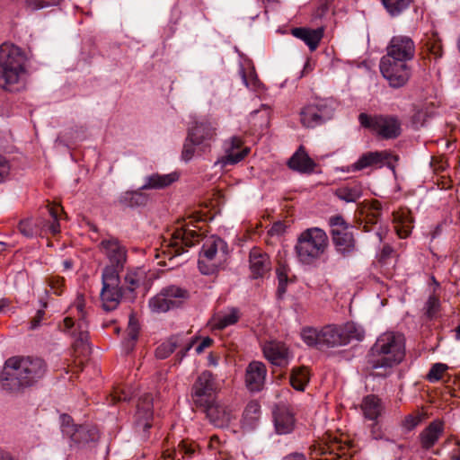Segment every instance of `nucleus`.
Instances as JSON below:
<instances>
[{"instance_id": "obj_1", "label": "nucleus", "mask_w": 460, "mask_h": 460, "mask_svg": "<svg viewBox=\"0 0 460 460\" xmlns=\"http://www.w3.org/2000/svg\"><path fill=\"white\" fill-rule=\"evenodd\" d=\"M48 367L40 358L14 356L7 358L0 372L1 389L18 394L41 379Z\"/></svg>"}, {"instance_id": "obj_2", "label": "nucleus", "mask_w": 460, "mask_h": 460, "mask_svg": "<svg viewBox=\"0 0 460 460\" xmlns=\"http://www.w3.org/2000/svg\"><path fill=\"white\" fill-rule=\"evenodd\" d=\"M405 356L404 337L399 332H386L379 335L367 354V365L376 375L385 376Z\"/></svg>"}, {"instance_id": "obj_3", "label": "nucleus", "mask_w": 460, "mask_h": 460, "mask_svg": "<svg viewBox=\"0 0 460 460\" xmlns=\"http://www.w3.org/2000/svg\"><path fill=\"white\" fill-rule=\"evenodd\" d=\"M201 240V234L195 229L190 227V224H184L177 226L171 234L168 241L161 245V252L156 254L157 258H164L158 263L166 266L169 269H173L181 264V261H174V260L181 256L187 251V248L192 247Z\"/></svg>"}, {"instance_id": "obj_4", "label": "nucleus", "mask_w": 460, "mask_h": 460, "mask_svg": "<svg viewBox=\"0 0 460 460\" xmlns=\"http://www.w3.org/2000/svg\"><path fill=\"white\" fill-rule=\"evenodd\" d=\"M326 233L318 227L304 230L298 236L295 245L297 260L304 265L315 264L328 247Z\"/></svg>"}, {"instance_id": "obj_5", "label": "nucleus", "mask_w": 460, "mask_h": 460, "mask_svg": "<svg viewBox=\"0 0 460 460\" xmlns=\"http://www.w3.org/2000/svg\"><path fill=\"white\" fill-rule=\"evenodd\" d=\"M26 57L24 52L11 43L0 46V87L9 90L18 83L21 75L25 71Z\"/></svg>"}, {"instance_id": "obj_6", "label": "nucleus", "mask_w": 460, "mask_h": 460, "mask_svg": "<svg viewBox=\"0 0 460 460\" xmlns=\"http://www.w3.org/2000/svg\"><path fill=\"white\" fill-rule=\"evenodd\" d=\"M217 136V128L207 119L197 120L189 128L188 136L183 144L181 158L188 162L195 155V147L202 153L209 150Z\"/></svg>"}, {"instance_id": "obj_7", "label": "nucleus", "mask_w": 460, "mask_h": 460, "mask_svg": "<svg viewBox=\"0 0 460 460\" xmlns=\"http://www.w3.org/2000/svg\"><path fill=\"white\" fill-rule=\"evenodd\" d=\"M335 109L332 99H315L301 109L300 122L305 128H315L332 119Z\"/></svg>"}, {"instance_id": "obj_8", "label": "nucleus", "mask_w": 460, "mask_h": 460, "mask_svg": "<svg viewBox=\"0 0 460 460\" xmlns=\"http://www.w3.org/2000/svg\"><path fill=\"white\" fill-rule=\"evenodd\" d=\"M227 245L221 238L210 237L203 243L199 259V271L204 275L216 272L225 261Z\"/></svg>"}, {"instance_id": "obj_9", "label": "nucleus", "mask_w": 460, "mask_h": 460, "mask_svg": "<svg viewBox=\"0 0 460 460\" xmlns=\"http://www.w3.org/2000/svg\"><path fill=\"white\" fill-rule=\"evenodd\" d=\"M189 298L188 290L175 285L163 288L159 293L151 297L148 306L155 314L166 313L179 307Z\"/></svg>"}, {"instance_id": "obj_10", "label": "nucleus", "mask_w": 460, "mask_h": 460, "mask_svg": "<svg viewBox=\"0 0 460 460\" xmlns=\"http://www.w3.org/2000/svg\"><path fill=\"white\" fill-rule=\"evenodd\" d=\"M84 306L83 302H77L76 310L79 318L76 322L72 317L67 316L63 320V323L59 325L62 332L70 334L74 338L75 349H80L82 352H85L89 348L88 323L85 320Z\"/></svg>"}, {"instance_id": "obj_11", "label": "nucleus", "mask_w": 460, "mask_h": 460, "mask_svg": "<svg viewBox=\"0 0 460 460\" xmlns=\"http://www.w3.org/2000/svg\"><path fill=\"white\" fill-rule=\"evenodd\" d=\"M102 288L101 299L103 308L111 311L117 308L123 296V288L119 287V277L114 267H105L102 275Z\"/></svg>"}, {"instance_id": "obj_12", "label": "nucleus", "mask_w": 460, "mask_h": 460, "mask_svg": "<svg viewBox=\"0 0 460 460\" xmlns=\"http://www.w3.org/2000/svg\"><path fill=\"white\" fill-rule=\"evenodd\" d=\"M358 121L362 127L376 132L385 139L395 138L401 133V124L394 116H369L367 113H360Z\"/></svg>"}, {"instance_id": "obj_13", "label": "nucleus", "mask_w": 460, "mask_h": 460, "mask_svg": "<svg viewBox=\"0 0 460 460\" xmlns=\"http://www.w3.org/2000/svg\"><path fill=\"white\" fill-rule=\"evenodd\" d=\"M47 210L51 221L40 219L37 223H34L31 219L22 220L19 224L20 232L26 237L40 234L42 230L49 231L52 234H58L60 232L59 214L63 211V208L59 205H51L48 207Z\"/></svg>"}, {"instance_id": "obj_14", "label": "nucleus", "mask_w": 460, "mask_h": 460, "mask_svg": "<svg viewBox=\"0 0 460 460\" xmlns=\"http://www.w3.org/2000/svg\"><path fill=\"white\" fill-rule=\"evenodd\" d=\"M218 390L217 383L210 371H203L192 385L191 398L196 407L208 405L214 399Z\"/></svg>"}, {"instance_id": "obj_15", "label": "nucleus", "mask_w": 460, "mask_h": 460, "mask_svg": "<svg viewBox=\"0 0 460 460\" xmlns=\"http://www.w3.org/2000/svg\"><path fill=\"white\" fill-rule=\"evenodd\" d=\"M380 71L388 81L389 85L394 88L403 86L411 76V68L407 62L394 60L390 58H382Z\"/></svg>"}, {"instance_id": "obj_16", "label": "nucleus", "mask_w": 460, "mask_h": 460, "mask_svg": "<svg viewBox=\"0 0 460 460\" xmlns=\"http://www.w3.org/2000/svg\"><path fill=\"white\" fill-rule=\"evenodd\" d=\"M62 432L77 445H84L96 440L98 438V431L95 428L85 425L77 426L73 423V420L67 415L62 417Z\"/></svg>"}, {"instance_id": "obj_17", "label": "nucleus", "mask_w": 460, "mask_h": 460, "mask_svg": "<svg viewBox=\"0 0 460 460\" xmlns=\"http://www.w3.org/2000/svg\"><path fill=\"white\" fill-rule=\"evenodd\" d=\"M414 54L415 45L413 40L410 37L400 35L392 38L387 47V54L383 58L407 62L413 58Z\"/></svg>"}, {"instance_id": "obj_18", "label": "nucleus", "mask_w": 460, "mask_h": 460, "mask_svg": "<svg viewBox=\"0 0 460 460\" xmlns=\"http://www.w3.org/2000/svg\"><path fill=\"white\" fill-rule=\"evenodd\" d=\"M153 401L150 394H145L138 400L137 411L135 414V426L137 431L143 432V438H146V432L152 426L153 420Z\"/></svg>"}, {"instance_id": "obj_19", "label": "nucleus", "mask_w": 460, "mask_h": 460, "mask_svg": "<svg viewBox=\"0 0 460 460\" xmlns=\"http://www.w3.org/2000/svg\"><path fill=\"white\" fill-rule=\"evenodd\" d=\"M100 250L111 262L107 267H114L118 272L127 260V250L116 238L104 239L100 243Z\"/></svg>"}, {"instance_id": "obj_20", "label": "nucleus", "mask_w": 460, "mask_h": 460, "mask_svg": "<svg viewBox=\"0 0 460 460\" xmlns=\"http://www.w3.org/2000/svg\"><path fill=\"white\" fill-rule=\"evenodd\" d=\"M199 408L205 411L209 421L218 428L228 426L233 418L232 410L216 399L208 405H202Z\"/></svg>"}, {"instance_id": "obj_21", "label": "nucleus", "mask_w": 460, "mask_h": 460, "mask_svg": "<svg viewBox=\"0 0 460 460\" xmlns=\"http://www.w3.org/2000/svg\"><path fill=\"white\" fill-rule=\"evenodd\" d=\"M265 358L274 366L285 367L288 365L290 354L288 347L280 341H268L262 348Z\"/></svg>"}, {"instance_id": "obj_22", "label": "nucleus", "mask_w": 460, "mask_h": 460, "mask_svg": "<svg viewBox=\"0 0 460 460\" xmlns=\"http://www.w3.org/2000/svg\"><path fill=\"white\" fill-rule=\"evenodd\" d=\"M267 369L260 361L251 362L245 371V385L251 392H259L265 382Z\"/></svg>"}, {"instance_id": "obj_23", "label": "nucleus", "mask_w": 460, "mask_h": 460, "mask_svg": "<svg viewBox=\"0 0 460 460\" xmlns=\"http://www.w3.org/2000/svg\"><path fill=\"white\" fill-rule=\"evenodd\" d=\"M249 263L252 275L254 279L263 277L271 269L269 255L259 247H253L250 251Z\"/></svg>"}, {"instance_id": "obj_24", "label": "nucleus", "mask_w": 460, "mask_h": 460, "mask_svg": "<svg viewBox=\"0 0 460 460\" xmlns=\"http://www.w3.org/2000/svg\"><path fill=\"white\" fill-rule=\"evenodd\" d=\"M393 157L392 154L386 150L367 152L363 154L356 163L351 164V171L356 172L373 165L381 166L385 164H390V159Z\"/></svg>"}, {"instance_id": "obj_25", "label": "nucleus", "mask_w": 460, "mask_h": 460, "mask_svg": "<svg viewBox=\"0 0 460 460\" xmlns=\"http://www.w3.org/2000/svg\"><path fill=\"white\" fill-rule=\"evenodd\" d=\"M243 140L238 137H233L225 143L226 155L222 157V163L226 164H235L242 161L249 153V148L244 147Z\"/></svg>"}, {"instance_id": "obj_26", "label": "nucleus", "mask_w": 460, "mask_h": 460, "mask_svg": "<svg viewBox=\"0 0 460 460\" xmlns=\"http://www.w3.org/2000/svg\"><path fill=\"white\" fill-rule=\"evenodd\" d=\"M288 165L293 171L301 173H311L314 172L316 164L310 158L305 147L300 146L288 160Z\"/></svg>"}, {"instance_id": "obj_27", "label": "nucleus", "mask_w": 460, "mask_h": 460, "mask_svg": "<svg viewBox=\"0 0 460 460\" xmlns=\"http://www.w3.org/2000/svg\"><path fill=\"white\" fill-rule=\"evenodd\" d=\"M444 432V423L436 420L430 422L419 435L420 446L429 450L435 446Z\"/></svg>"}, {"instance_id": "obj_28", "label": "nucleus", "mask_w": 460, "mask_h": 460, "mask_svg": "<svg viewBox=\"0 0 460 460\" xmlns=\"http://www.w3.org/2000/svg\"><path fill=\"white\" fill-rule=\"evenodd\" d=\"M321 349L344 346V336L341 325L329 324L320 330Z\"/></svg>"}, {"instance_id": "obj_29", "label": "nucleus", "mask_w": 460, "mask_h": 460, "mask_svg": "<svg viewBox=\"0 0 460 460\" xmlns=\"http://www.w3.org/2000/svg\"><path fill=\"white\" fill-rule=\"evenodd\" d=\"M291 34L303 40L314 51L317 49L321 40L323 37V29H309L305 27L294 28L291 30Z\"/></svg>"}, {"instance_id": "obj_30", "label": "nucleus", "mask_w": 460, "mask_h": 460, "mask_svg": "<svg viewBox=\"0 0 460 460\" xmlns=\"http://www.w3.org/2000/svg\"><path fill=\"white\" fill-rule=\"evenodd\" d=\"M344 449L345 447L338 439L334 438L323 446H319L317 449L315 448L314 453L316 456L313 457L312 460H337L341 455H344Z\"/></svg>"}, {"instance_id": "obj_31", "label": "nucleus", "mask_w": 460, "mask_h": 460, "mask_svg": "<svg viewBox=\"0 0 460 460\" xmlns=\"http://www.w3.org/2000/svg\"><path fill=\"white\" fill-rule=\"evenodd\" d=\"M179 176L176 172L168 174L153 173L145 178V183L140 190H161L164 189L178 180Z\"/></svg>"}, {"instance_id": "obj_32", "label": "nucleus", "mask_w": 460, "mask_h": 460, "mask_svg": "<svg viewBox=\"0 0 460 460\" xmlns=\"http://www.w3.org/2000/svg\"><path fill=\"white\" fill-rule=\"evenodd\" d=\"M331 234L332 242L339 252L345 255L354 250L355 239L349 229L345 231L331 230Z\"/></svg>"}, {"instance_id": "obj_33", "label": "nucleus", "mask_w": 460, "mask_h": 460, "mask_svg": "<svg viewBox=\"0 0 460 460\" xmlns=\"http://www.w3.org/2000/svg\"><path fill=\"white\" fill-rule=\"evenodd\" d=\"M395 229L400 238H406L413 228V217L408 209H401L394 212Z\"/></svg>"}, {"instance_id": "obj_34", "label": "nucleus", "mask_w": 460, "mask_h": 460, "mask_svg": "<svg viewBox=\"0 0 460 460\" xmlns=\"http://www.w3.org/2000/svg\"><path fill=\"white\" fill-rule=\"evenodd\" d=\"M142 190L139 188L137 190L121 193L116 200V204L122 208L145 206L148 201V197Z\"/></svg>"}, {"instance_id": "obj_35", "label": "nucleus", "mask_w": 460, "mask_h": 460, "mask_svg": "<svg viewBox=\"0 0 460 460\" xmlns=\"http://www.w3.org/2000/svg\"><path fill=\"white\" fill-rule=\"evenodd\" d=\"M274 423L276 431L279 434L285 435L290 433L295 425L293 414L286 408H279L274 412Z\"/></svg>"}, {"instance_id": "obj_36", "label": "nucleus", "mask_w": 460, "mask_h": 460, "mask_svg": "<svg viewBox=\"0 0 460 460\" xmlns=\"http://www.w3.org/2000/svg\"><path fill=\"white\" fill-rule=\"evenodd\" d=\"M240 311L236 307H230L226 311L219 312L213 316L214 328L223 330L230 325L235 324L240 319Z\"/></svg>"}, {"instance_id": "obj_37", "label": "nucleus", "mask_w": 460, "mask_h": 460, "mask_svg": "<svg viewBox=\"0 0 460 460\" xmlns=\"http://www.w3.org/2000/svg\"><path fill=\"white\" fill-rule=\"evenodd\" d=\"M361 410L366 419L376 420L383 411L381 400L374 394L367 395L362 401Z\"/></svg>"}, {"instance_id": "obj_38", "label": "nucleus", "mask_w": 460, "mask_h": 460, "mask_svg": "<svg viewBox=\"0 0 460 460\" xmlns=\"http://www.w3.org/2000/svg\"><path fill=\"white\" fill-rule=\"evenodd\" d=\"M363 194L361 184L353 183L336 190L335 195L346 202H356Z\"/></svg>"}, {"instance_id": "obj_39", "label": "nucleus", "mask_w": 460, "mask_h": 460, "mask_svg": "<svg viewBox=\"0 0 460 460\" xmlns=\"http://www.w3.org/2000/svg\"><path fill=\"white\" fill-rule=\"evenodd\" d=\"M341 329L342 330V336H344L345 345L349 343L352 340L362 341L364 339V330L355 323H346L341 325Z\"/></svg>"}, {"instance_id": "obj_40", "label": "nucleus", "mask_w": 460, "mask_h": 460, "mask_svg": "<svg viewBox=\"0 0 460 460\" xmlns=\"http://www.w3.org/2000/svg\"><path fill=\"white\" fill-rule=\"evenodd\" d=\"M309 382V371L302 367L293 369L290 376V384L297 391H304Z\"/></svg>"}, {"instance_id": "obj_41", "label": "nucleus", "mask_w": 460, "mask_h": 460, "mask_svg": "<svg viewBox=\"0 0 460 460\" xmlns=\"http://www.w3.org/2000/svg\"><path fill=\"white\" fill-rule=\"evenodd\" d=\"M178 338L171 337L169 340L162 343L155 349V356L157 358H167L177 348Z\"/></svg>"}, {"instance_id": "obj_42", "label": "nucleus", "mask_w": 460, "mask_h": 460, "mask_svg": "<svg viewBox=\"0 0 460 460\" xmlns=\"http://www.w3.org/2000/svg\"><path fill=\"white\" fill-rule=\"evenodd\" d=\"M301 337L308 346L321 349L320 331L307 327L302 330Z\"/></svg>"}, {"instance_id": "obj_43", "label": "nucleus", "mask_w": 460, "mask_h": 460, "mask_svg": "<svg viewBox=\"0 0 460 460\" xmlns=\"http://www.w3.org/2000/svg\"><path fill=\"white\" fill-rule=\"evenodd\" d=\"M411 0H383V4L391 15H397L405 10Z\"/></svg>"}, {"instance_id": "obj_44", "label": "nucleus", "mask_w": 460, "mask_h": 460, "mask_svg": "<svg viewBox=\"0 0 460 460\" xmlns=\"http://www.w3.org/2000/svg\"><path fill=\"white\" fill-rule=\"evenodd\" d=\"M423 310L428 318H434L440 310V301L438 296L434 294L430 295L425 303Z\"/></svg>"}, {"instance_id": "obj_45", "label": "nucleus", "mask_w": 460, "mask_h": 460, "mask_svg": "<svg viewBox=\"0 0 460 460\" xmlns=\"http://www.w3.org/2000/svg\"><path fill=\"white\" fill-rule=\"evenodd\" d=\"M426 48L428 51L432 54L436 58H441L443 54L441 40L433 34L429 37L426 42Z\"/></svg>"}, {"instance_id": "obj_46", "label": "nucleus", "mask_w": 460, "mask_h": 460, "mask_svg": "<svg viewBox=\"0 0 460 460\" xmlns=\"http://www.w3.org/2000/svg\"><path fill=\"white\" fill-rule=\"evenodd\" d=\"M448 369V367L443 363H435L427 375V380L435 383L442 378L443 374Z\"/></svg>"}, {"instance_id": "obj_47", "label": "nucleus", "mask_w": 460, "mask_h": 460, "mask_svg": "<svg viewBox=\"0 0 460 460\" xmlns=\"http://www.w3.org/2000/svg\"><path fill=\"white\" fill-rule=\"evenodd\" d=\"M139 332V327L137 323V321L134 319V317H130L128 321V326L127 329V334H128V349H132L134 347L135 341L137 340Z\"/></svg>"}, {"instance_id": "obj_48", "label": "nucleus", "mask_w": 460, "mask_h": 460, "mask_svg": "<svg viewBox=\"0 0 460 460\" xmlns=\"http://www.w3.org/2000/svg\"><path fill=\"white\" fill-rule=\"evenodd\" d=\"M261 412V405L256 401H251L247 403L244 411L243 416L245 419L249 420L250 421L256 420Z\"/></svg>"}, {"instance_id": "obj_49", "label": "nucleus", "mask_w": 460, "mask_h": 460, "mask_svg": "<svg viewBox=\"0 0 460 460\" xmlns=\"http://www.w3.org/2000/svg\"><path fill=\"white\" fill-rule=\"evenodd\" d=\"M425 418V413L423 412H415L412 414L407 415L402 422V425L408 430L413 429L417 427Z\"/></svg>"}, {"instance_id": "obj_50", "label": "nucleus", "mask_w": 460, "mask_h": 460, "mask_svg": "<svg viewBox=\"0 0 460 460\" xmlns=\"http://www.w3.org/2000/svg\"><path fill=\"white\" fill-rule=\"evenodd\" d=\"M63 0H26L27 5L31 10H39L59 4Z\"/></svg>"}, {"instance_id": "obj_51", "label": "nucleus", "mask_w": 460, "mask_h": 460, "mask_svg": "<svg viewBox=\"0 0 460 460\" xmlns=\"http://www.w3.org/2000/svg\"><path fill=\"white\" fill-rule=\"evenodd\" d=\"M49 286L53 293L57 296H60L63 292V287L65 279L58 276H51L49 278Z\"/></svg>"}, {"instance_id": "obj_52", "label": "nucleus", "mask_w": 460, "mask_h": 460, "mask_svg": "<svg viewBox=\"0 0 460 460\" xmlns=\"http://www.w3.org/2000/svg\"><path fill=\"white\" fill-rule=\"evenodd\" d=\"M195 452V447L188 444L185 441H181V443L178 446V449L173 451V458L177 457L178 456H181V457L191 456Z\"/></svg>"}, {"instance_id": "obj_53", "label": "nucleus", "mask_w": 460, "mask_h": 460, "mask_svg": "<svg viewBox=\"0 0 460 460\" xmlns=\"http://www.w3.org/2000/svg\"><path fill=\"white\" fill-rule=\"evenodd\" d=\"M329 224L332 227V230L345 231V230L349 229V226L346 223L343 217H341L340 215L331 217L329 219Z\"/></svg>"}, {"instance_id": "obj_54", "label": "nucleus", "mask_w": 460, "mask_h": 460, "mask_svg": "<svg viewBox=\"0 0 460 460\" xmlns=\"http://www.w3.org/2000/svg\"><path fill=\"white\" fill-rule=\"evenodd\" d=\"M125 284L129 292H133L140 284V278L137 272H128L125 276Z\"/></svg>"}, {"instance_id": "obj_55", "label": "nucleus", "mask_w": 460, "mask_h": 460, "mask_svg": "<svg viewBox=\"0 0 460 460\" xmlns=\"http://www.w3.org/2000/svg\"><path fill=\"white\" fill-rule=\"evenodd\" d=\"M131 392L124 388H116L111 394V400L113 402H126L131 399Z\"/></svg>"}, {"instance_id": "obj_56", "label": "nucleus", "mask_w": 460, "mask_h": 460, "mask_svg": "<svg viewBox=\"0 0 460 460\" xmlns=\"http://www.w3.org/2000/svg\"><path fill=\"white\" fill-rule=\"evenodd\" d=\"M10 173V164L8 160L0 155V183L4 181Z\"/></svg>"}, {"instance_id": "obj_57", "label": "nucleus", "mask_w": 460, "mask_h": 460, "mask_svg": "<svg viewBox=\"0 0 460 460\" xmlns=\"http://www.w3.org/2000/svg\"><path fill=\"white\" fill-rule=\"evenodd\" d=\"M46 307H47V304L44 303L43 304V308L39 309L37 311L35 316L31 321V329L34 330V329L38 328L40 325V323H41V322H42V320L44 319V316H45V310H44V308H46Z\"/></svg>"}, {"instance_id": "obj_58", "label": "nucleus", "mask_w": 460, "mask_h": 460, "mask_svg": "<svg viewBox=\"0 0 460 460\" xmlns=\"http://www.w3.org/2000/svg\"><path fill=\"white\" fill-rule=\"evenodd\" d=\"M380 215H377L376 212L369 211L366 217V222L363 225V230L365 232H369L370 228L368 225H376L378 222Z\"/></svg>"}, {"instance_id": "obj_59", "label": "nucleus", "mask_w": 460, "mask_h": 460, "mask_svg": "<svg viewBox=\"0 0 460 460\" xmlns=\"http://www.w3.org/2000/svg\"><path fill=\"white\" fill-rule=\"evenodd\" d=\"M285 232V226L281 222H275L269 229L268 233L270 235H279Z\"/></svg>"}, {"instance_id": "obj_60", "label": "nucleus", "mask_w": 460, "mask_h": 460, "mask_svg": "<svg viewBox=\"0 0 460 460\" xmlns=\"http://www.w3.org/2000/svg\"><path fill=\"white\" fill-rule=\"evenodd\" d=\"M213 341L209 337L204 338L201 342L196 347V352L200 354L203 350L211 346Z\"/></svg>"}, {"instance_id": "obj_61", "label": "nucleus", "mask_w": 460, "mask_h": 460, "mask_svg": "<svg viewBox=\"0 0 460 460\" xmlns=\"http://www.w3.org/2000/svg\"><path fill=\"white\" fill-rule=\"evenodd\" d=\"M277 275H278V280H279V283L283 285V284H288V275H287V272L285 270L284 268H279L277 270Z\"/></svg>"}, {"instance_id": "obj_62", "label": "nucleus", "mask_w": 460, "mask_h": 460, "mask_svg": "<svg viewBox=\"0 0 460 460\" xmlns=\"http://www.w3.org/2000/svg\"><path fill=\"white\" fill-rule=\"evenodd\" d=\"M382 205L380 201L375 199L372 200L369 207V211L376 212L377 215H381Z\"/></svg>"}, {"instance_id": "obj_63", "label": "nucleus", "mask_w": 460, "mask_h": 460, "mask_svg": "<svg viewBox=\"0 0 460 460\" xmlns=\"http://www.w3.org/2000/svg\"><path fill=\"white\" fill-rule=\"evenodd\" d=\"M283 460H306V457L303 453L296 452L288 455Z\"/></svg>"}, {"instance_id": "obj_64", "label": "nucleus", "mask_w": 460, "mask_h": 460, "mask_svg": "<svg viewBox=\"0 0 460 460\" xmlns=\"http://www.w3.org/2000/svg\"><path fill=\"white\" fill-rule=\"evenodd\" d=\"M240 72H241L242 78H243V81L244 84H245L247 87H255V84H256V81H257V80H256V79H254V80H252V83H250V82L247 80V78H246V75H245V72H244V70L242 68V69L240 70Z\"/></svg>"}]
</instances>
